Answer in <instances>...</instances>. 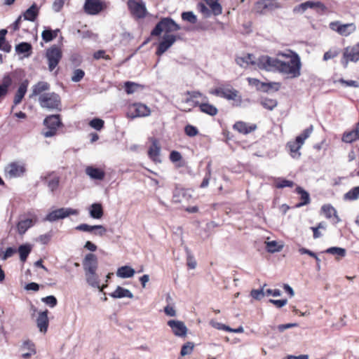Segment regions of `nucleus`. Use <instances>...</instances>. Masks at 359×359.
I'll return each mask as SVG.
<instances>
[{"instance_id":"1","label":"nucleus","mask_w":359,"mask_h":359,"mask_svg":"<svg viewBox=\"0 0 359 359\" xmlns=\"http://www.w3.org/2000/svg\"><path fill=\"white\" fill-rule=\"evenodd\" d=\"M276 55L285 59H280L278 72L287 75L289 79L297 78L301 75L302 62L298 54L289 50L287 53L278 52Z\"/></svg>"},{"instance_id":"2","label":"nucleus","mask_w":359,"mask_h":359,"mask_svg":"<svg viewBox=\"0 0 359 359\" xmlns=\"http://www.w3.org/2000/svg\"><path fill=\"white\" fill-rule=\"evenodd\" d=\"M39 102L42 108L50 110L61 111V98L54 92L44 93L39 97Z\"/></svg>"},{"instance_id":"3","label":"nucleus","mask_w":359,"mask_h":359,"mask_svg":"<svg viewBox=\"0 0 359 359\" xmlns=\"http://www.w3.org/2000/svg\"><path fill=\"white\" fill-rule=\"evenodd\" d=\"M43 124L47 130L43 132L46 137H53L56 135L57 129L62 126L60 114L48 116L43 121Z\"/></svg>"},{"instance_id":"4","label":"nucleus","mask_w":359,"mask_h":359,"mask_svg":"<svg viewBox=\"0 0 359 359\" xmlns=\"http://www.w3.org/2000/svg\"><path fill=\"white\" fill-rule=\"evenodd\" d=\"M280 58L273 57L269 55H261L257 58L256 66L262 70L267 72H277Z\"/></svg>"},{"instance_id":"5","label":"nucleus","mask_w":359,"mask_h":359,"mask_svg":"<svg viewBox=\"0 0 359 359\" xmlns=\"http://www.w3.org/2000/svg\"><path fill=\"white\" fill-rule=\"evenodd\" d=\"M5 175L10 178L23 177L26 172V164L23 162L13 161L8 163L4 169Z\"/></svg>"},{"instance_id":"6","label":"nucleus","mask_w":359,"mask_h":359,"mask_svg":"<svg viewBox=\"0 0 359 359\" xmlns=\"http://www.w3.org/2000/svg\"><path fill=\"white\" fill-rule=\"evenodd\" d=\"M358 61H359V42L344 49L341 63L344 68H346L350 62H357Z\"/></svg>"},{"instance_id":"7","label":"nucleus","mask_w":359,"mask_h":359,"mask_svg":"<svg viewBox=\"0 0 359 359\" xmlns=\"http://www.w3.org/2000/svg\"><path fill=\"white\" fill-rule=\"evenodd\" d=\"M62 57L60 48L54 45L46 50V57L48 60V69L53 71L59 64Z\"/></svg>"},{"instance_id":"8","label":"nucleus","mask_w":359,"mask_h":359,"mask_svg":"<svg viewBox=\"0 0 359 359\" xmlns=\"http://www.w3.org/2000/svg\"><path fill=\"white\" fill-rule=\"evenodd\" d=\"M107 7V4L102 0H86L83 9L87 14L97 15Z\"/></svg>"},{"instance_id":"9","label":"nucleus","mask_w":359,"mask_h":359,"mask_svg":"<svg viewBox=\"0 0 359 359\" xmlns=\"http://www.w3.org/2000/svg\"><path fill=\"white\" fill-rule=\"evenodd\" d=\"M131 15L136 19L144 18L147 11L144 3L136 0H128L127 2Z\"/></svg>"},{"instance_id":"10","label":"nucleus","mask_w":359,"mask_h":359,"mask_svg":"<svg viewBox=\"0 0 359 359\" xmlns=\"http://www.w3.org/2000/svg\"><path fill=\"white\" fill-rule=\"evenodd\" d=\"M150 114V109L143 104L134 103L128 107L127 116L134 118L140 116H146Z\"/></svg>"},{"instance_id":"11","label":"nucleus","mask_w":359,"mask_h":359,"mask_svg":"<svg viewBox=\"0 0 359 359\" xmlns=\"http://www.w3.org/2000/svg\"><path fill=\"white\" fill-rule=\"evenodd\" d=\"M78 213L77 210L61 208L48 214L46 219L50 222H55L57 219H64L69 215H76Z\"/></svg>"},{"instance_id":"12","label":"nucleus","mask_w":359,"mask_h":359,"mask_svg":"<svg viewBox=\"0 0 359 359\" xmlns=\"http://www.w3.org/2000/svg\"><path fill=\"white\" fill-rule=\"evenodd\" d=\"M330 28L341 36H347L354 32L356 27L353 23L341 24L335 21L330 23Z\"/></svg>"},{"instance_id":"13","label":"nucleus","mask_w":359,"mask_h":359,"mask_svg":"<svg viewBox=\"0 0 359 359\" xmlns=\"http://www.w3.org/2000/svg\"><path fill=\"white\" fill-rule=\"evenodd\" d=\"M180 29V26L171 18H162L158 22V36L161 32H165V34H170V32L178 31Z\"/></svg>"},{"instance_id":"14","label":"nucleus","mask_w":359,"mask_h":359,"mask_svg":"<svg viewBox=\"0 0 359 359\" xmlns=\"http://www.w3.org/2000/svg\"><path fill=\"white\" fill-rule=\"evenodd\" d=\"M210 93L228 100H236L238 97V91L233 88L219 87L211 90Z\"/></svg>"},{"instance_id":"15","label":"nucleus","mask_w":359,"mask_h":359,"mask_svg":"<svg viewBox=\"0 0 359 359\" xmlns=\"http://www.w3.org/2000/svg\"><path fill=\"white\" fill-rule=\"evenodd\" d=\"M75 229L80 231L89 232L94 236H103L107 233V229L102 225H89L81 224L75 227Z\"/></svg>"},{"instance_id":"16","label":"nucleus","mask_w":359,"mask_h":359,"mask_svg":"<svg viewBox=\"0 0 359 359\" xmlns=\"http://www.w3.org/2000/svg\"><path fill=\"white\" fill-rule=\"evenodd\" d=\"M177 39H180V37L172 34H164L161 41H158V56L171 47Z\"/></svg>"},{"instance_id":"17","label":"nucleus","mask_w":359,"mask_h":359,"mask_svg":"<svg viewBox=\"0 0 359 359\" xmlns=\"http://www.w3.org/2000/svg\"><path fill=\"white\" fill-rule=\"evenodd\" d=\"M281 8L279 3L269 1V0H262L257 3L255 7L256 13L264 14L266 10L273 11L276 8Z\"/></svg>"},{"instance_id":"18","label":"nucleus","mask_w":359,"mask_h":359,"mask_svg":"<svg viewBox=\"0 0 359 359\" xmlns=\"http://www.w3.org/2000/svg\"><path fill=\"white\" fill-rule=\"evenodd\" d=\"M168 325L176 336L185 337L187 335V327L182 321L170 320L168 322Z\"/></svg>"},{"instance_id":"19","label":"nucleus","mask_w":359,"mask_h":359,"mask_svg":"<svg viewBox=\"0 0 359 359\" xmlns=\"http://www.w3.org/2000/svg\"><path fill=\"white\" fill-rule=\"evenodd\" d=\"M83 266L85 271H97L98 267V260L97 256L93 253L87 254L83 259Z\"/></svg>"},{"instance_id":"20","label":"nucleus","mask_w":359,"mask_h":359,"mask_svg":"<svg viewBox=\"0 0 359 359\" xmlns=\"http://www.w3.org/2000/svg\"><path fill=\"white\" fill-rule=\"evenodd\" d=\"M41 179L52 192L55 191L59 187L60 179L54 172H50L44 177H41Z\"/></svg>"},{"instance_id":"21","label":"nucleus","mask_w":359,"mask_h":359,"mask_svg":"<svg viewBox=\"0 0 359 359\" xmlns=\"http://www.w3.org/2000/svg\"><path fill=\"white\" fill-rule=\"evenodd\" d=\"M48 314V309H46L43 311H40L36 318L37 327L39 328V331L43 334L46 333L49 325Z\"/></svg>"},{"instance_id":"22","label":"nucleus","mask_w":359,"mask_h":359,"mask_svg":"<svg viewBox=\"0 0 359 359\" xmlns=\"http://www.w3.org/2000/svg\"><path fill=\"white\" fill-rule=\"evenodd\" d=\"M36 221L37 217L34 215L33 219H26L18 222L17 229L19 234L23 235L30 227L34 226Z\"/></svg>"},{"instance_id":"23","label":"nucleus","mask_w":359,"mask_h":359,"mask_svg":"<svg viewBox=\"0 0 359 359\" xmlns=\"http://www.w3.org/2000/svg\"><path fill=\"white\" fill-rule=\"evenodd\" d=\"M86 278L87 283L93 286V287H97L100 289V291H102L104 288L107 287V285H103L102 287L100 286L99 281H98V276L96 273V271H85Z\"/></svg>"},{"instance_id":"24","label":"nucleus","mask_w":359,"mask_h":359,"mask_svg":"<svg viewBox=\"0 0 359 359\" xmlns=\"http://www.w3.org/2000/svg\"><path fill=\"white\" fill-rule=\"evenodd\" d=\"M248 81L250 84L256 86L259 89H261L264 91H268L269 88H271L273 86H276V90H278L280 86L279 83H260L258 79L252 78H249Z\"/></svg>"},{"instance_id":"25","label":"nucleus","mask_w":359,"mask_h":359,"mask_svg":"<svg viewBox=\"0 0 359 359\" xmlns=\"http://www.w3.org/2000/svg\"><path fill=\"white\" fill-rule=\"evenodd\" d=\"M86 173L93 180H102L105 177L104 170L93 166H88L86 168Z\"/></svg>"},{"instance_id":"26","label":"nucleus","mask_w":359,"mask_h":359,"mask_svg":"<svg viewBox=\"0 0 359 359\" xmlns=\"http://www.w3.org/2000/svg\"><path fill=\"white\" fill-rule=\"evenodd\" d=\"M236 63L241 67H247L249 65H255L257 59L252 54H247L246 55L238 57L236 59Z\"/></svg>"},{"instance_id":"27","label":"nucleus","mask_w":359,"mask_h":359,"mask_svg":"<svg viewBox=\"0 0 359 359\" xmlns=\"http://www.w3.org/2000/svg\"><path fill=\"white\" fill-rule=\"evenodd\" d=\"M39 13V11L38 7L36 4H34L24 12V20L34 22L37 18Z\"/></svg>"},{"instance_id":"28","label":"nucleus","mask_w":359,"mask_h":359,"mask_svg":"<svg viewBox=\"0 0 359 359\" xmlns=\"http://www.w3.org/2000/svg\"><path fill=\"white\" fill-rule=\"evenodd\" d=\"M109 295L114 299H120L123 297L132 299L133 297V294L129 290L123 288L121 286H118L113 292L109 294Z\"/></svg>"},{"instance_id":"29","label":"nucleus","mask_w":359,"mask_h":359,"mask_svg":"<svg viewBox=\"0 0 359 359\" xmlns=\"http://www.w3.org/2000/svg\"><path fill=\"white\" fill-rule=\"evenodd\" d=\"M104 210L101 203H95L90 207V215L93 219H101L103 217Z\"/></svg>"},{"instance_id":"30","label":"nucleus","mask_w":359,"mask_h":359,"mask_svg":"<svg viewBox=\"0 0 359 359\" xmlns=\"http://www.w3.org/2000/svg\"><path fill=\"white\" fill-rule=\"evenodd\" d=\"M27 86H28V82L27 81L25 82H22L20 85V86L15 95V97H14L13 102L15 105H17L21 102L22 100L23 99V97L27 92Z\"/></svg>"},{"instance_id":"31","label":"nucleus","mask_w":359,"mask_h":359,"mask_svg":"<svg viewBox=\"0 0 359 359\" xmlns=\"http://www.w3.org/2000/svg\"><path fill=\"white\" fill-rule=\"evenodd\" d=\"M303 144V143L299 142L297 139L287 144V147L289 149L290 154L293 158H299L301 154L299 152V150Z\"/></svg>"},{"instance_id":"32","label":"nucleus","mask_w":359,"mask_h":359,"mask_svg":"<svg viewBox=\"0 0 359 359\" xmlns=\"http://www.w3.org/2000/svg\"><path fill=\"white\" fill-rule=\"evenodd\" d=\"M233 128L241 133L248 134L254 131L257 127L255 125L248 126L244 122L238 121L234 124Z\"/></svg>"},{"instance_id":"33","label":"nucleus","mask_w":359,"mask_h":359,"mask_svg":"<svg viewBox=\"0 0 359 359\" xmlns=\"http://www.w3.org/2000/svg\"><path fill=\"white\" fill-rule=\"evenodd\" d=\"M32 246L30 244L26 243L19 246L18 251L20 255V259L22 262H25L29 253L32 252Z\"/></svg>"},{"instance_id":"34","label":"nucleus","mask_w":359,"mask_h":359,"mask_svg":"<svg viewBox=\"0 0 359 359\" xmlns=\"http://www.w3.org/2000/svg\"><path fill=\"white\" fill-rule=\"evenodd\" d=\"M50 85L47 82L39 81L35 84L32 88V95L39 96L43 94L42 93L48 90Z\"/></svg>"},{"instance_id":"35","label":"nucleus","mask_w":359,"mask_h":359,"mask_svg":"<svg viewBox=\"0 0 359 359\" xmlns=\"http://www.w3.org/2000/svg\"><path fill=\"white\" fill-rule=\"evenodd\" d=\"M135 274V270L128 266H123L118 269L116 271L117 276L123 278L133 277Z\"/></svg>"},{"instance_id":"36","label":"nucleus","mask_w":359,"mask_h":359,"mask_svg":"<svg viewBox=\"0 0 359 359\" xmlns=\"http://www.w3.org/2000/svg\"><path fill=\"white\" fill-rule=\"evenodd\" d=\"M321 211L323 212L325 216L328 219H330L332 218V216H334L336 219V223L340 221V219L337 215V210L331 205H324L321 208Z\"/></svg>"},{"instance_id":"37","label":"nucleus","mask_w":359,"mask_h":359,"mask_svg":"<svg viewBox=\"0 0 359 359\" xmlns=\"http://www.w3.org/2000/svg\"><path fill=\"white\" fill-rule=\"evenodd\" d=\"M296 191L297 193L300 195L301 199V202L296 205L297 207H302L310 203V196L307 191H306L300 187H297L296 188Z\"/></svg>"},{"instance_id":"38","label":"nucleus","mask_w":359,"mask_h":359,"mask_svg":"<svg viewBox=\"0 0 359 359\" xmlns=\"http://www.w3.org/2000/svg\"><path fill=\"white\" fill-rule=\"evenodd\" d=\"M149 142L151 145L149 146V149L148 151V155L151 159L154 161H157V140L154 137H150L149 139Z\"/></svg>"},{"instance_id":"39","label":"nucleus","mask_w":359,"mask_h":359,"mask_svg":"<svg viewBox=\"0 0 359 359\" xmlns=\"http://www.w3.org/2000/svg\"><path fill=\"white\" fill-rule=\"evenodd\" d=\"M59 32L60 29H58L55 30H52L50 29H45L41 33V37L44 41L49 42L57 36Z\"/></svg>"},{"instance_id":"40","label":"nucleus","mask_w":359,"mask_h":359,"mask_svg":"<svg viewBox=\"0 0 359 359\" xmlns=\"http://www.w3.org/2000/svg\"><path fill=\"white\" fill-rule=\"evenodd\" d=\"M11 83L12 80L9 76H4L2 84H0V99L6 95Z\"/></svg>"},{"instance_id":"41","label":"nucleus","mask_w":359,"mask_h":359,"mask_svg":"<svg viewBox=\"0 0 359 359\" xmlns=\"http://www.w3.org/2000/svg\"><path fill=\"white\" fill-rule=\"evenodd\" d=\"M210 6L212 13L215 15H219L222 13V6L219 4V0H204Z\"/></svg>"},{"instance_id":"42","label":"nucleus","mask_w":359,"mask_h":359,"mask_svg":"<svg viewBox=\"0 0 359 359\" xmlns=\"http://www.w3.org/2000/svg\"><path fill=\"white\" fill-rule=\"evenodd\" d=\"M358 140H359V135L353 130L344 132L341 137L342 142L349 144Z\"/></svg>"},{"instance_id":"43","label":"nucleus","mask_w":359,"mask_h":359,"mask_svg":"<svg viewBox=\"0 0 359 359\" xmlns=\"http://www.w3.org/2000/svg\"><path fill=\"white\" fill-rule=\"evenodd\" d=\"M200 109L202 112L205 113L210 116H215L217 114V109L208 103H202L199 105Z\"/></svg>"},{"instance_id":"44","label":"nucleus","mask_w":359,"mask_h":359,"mask_svg":"<svg viewBox=\"0 0 359 359\" xmlns=\"http://www.w3.org/2000/svg\"><path fill=\"white\" fill-rule=\"evenodd\" d=\"M323 252L328 253L333 255H337L339 257H344L346 256V252L344 248L339 247H331L327 248Z\"/></svg>"},{"instance_id":"45","label":"nucleus","mask_w":359,"mask_h":359,"mask_svg":"<svg viewBox=\"0 0 359 359\" xmlns=\"http://www.w3.org/2000/svg\"><path fill=\"white\" fill-rule=\"evenodd\" d=\"M283 248V245L278 244L276 241L266 242V249L269 252H280Z\"/></svg>"},{"instance_id":"46","label":"nucleus","mask_w":359,"mask_h":359,"mask_svg":"<svg viewBox=\"0 0 359 359\" xmlns=\"http://www.w3.org/2000/svg\"><path fill=\"white\" fill-rule=\"evenodd\" d=\"M344 198L349 201L358 199L359 198V186L351 189L349 191L346 193Z\"/></svg>"},{"instance_id":"47","label":"nucleus","mask_w":359,"mask_h":359,"mask_svg":"<svg viewBox=\"0 0 359 359\" xmlns=\"http://www.w3.org/2000/svg\"><path fill=\"white\" fill-rule=\"evenodd\" d=\"M313 130V127L311 125L309 128L305 129L302 134L297 137V140L300 143H304L305 140H306L312 133Z\"/></svg>"},{"instance_id":"48","label":"nucleus","mask_w":359,"mask_h":359,"mask_svg":"<svg viewBox=\"0 0 359 359\" xmlns=\"http://www.w3.org/2000/svg\"><path fill=\"white\" fill-rule=\"evenodd\" d=\"M261 104L269 110H273L278 104V102L276 100L264 98L261 101Z\"/></svg>"},{"instance_id":"49","label":"nucleus","mask_w":359,"mask_h":359,"mask_svg":"<svg viewBox=\"0 0 359 359\" xmlns=\"http://www.w3.org/2000/svg\"><path fill=\"white\" fill-rule=\"evenodd\" d=\"M182 19L191 24H195L197 22V17L192 11L183 12Z\"/></svg>"},{"instance_id":"50","label":"nucleus","mask_w":359,"mask_h":359,"mask_svg":"<svg viewBox=\"0 0 359 359\" xmlns=\"http://www.w3.org/2000/svg\"><path fill=\"white\" fill-rule=\"evenodd\" d=\"M140 86L131 81H126L124 84L125 90L127 94H132L137 90Z\"/></svg>"},{"instance_id":"51","label":"nucleus","mask_w":359,"mask_h":359,"mask_svg":"<svg viewBox=\"0 0 359 359\" xmlns=\"http://www.w3.org/2000/svg\"><path fill=\"white\" fill-rule=\"evenodd\" d=\"M25 345H29V352L22 353V357L23 358L27 359L29 358L32 355L36 353L35 345L33 342H32L29 340L25 341Z\"/></svg>"},{"instance_id":"52","label":"nucleus","mask_w":359,"mask_h":359,"mask_svg":"<svg viewBox=\"0 0 359 359\" xmlns=\"http://www.w3.org/2000/svg\"><path fill=\"white\" fill-rule=\"evenodd\" d=\"M85 76V72L81 69H74L72 76V81L74 82H79L81 81Z\"/></svg>"},{"instance_id":"53","label":"nucleus","mask_w":359,"mask_h":359,"mask_svg":"<svg viewBox=\"0 0 359 359\" xmlns=\"http://www.w3.org/2000/svg\"><path fill=\"white\" fill-rule=\"evenodd\" d=\"M194 347V344L193 342L189 341V342L184 344L182 346V349H181V352H180L181 355L184 356V355L190 354L192 352Z\"/></svg>"},{"instance_id":"54","label":"nucleus","mask_w":359,"mask_h":359,"mask_svg":"<svg viewBox=\"0 0 359 359\" xmlns=\"http://www.w3.org/2000/svg\"><path fill=\"white\" fill-rule=\"evenodd\" d=\"M104 121L98 118H93L89 123V125L97 130H100L104 127Z\"/></svg>"},{"instance_id":"55","label":"nucleus","mask_w":359,"mask_h":359,"mask_svg":"<svg viewBox=\"0 0 359 359\" xmlns=\"http://www.w3.org/2000/svg\"><path fill=\"white\" fill-rule=\"evenodd\" d=\"M32 49L30 43L27 42H22L16 46V51L19 53H25L29 52Z\"/></svg>"},{"instance_id":"56","label":"nucleus","mask_w":359,"mask_h":359,"mask_svg":"<svg viewBox=\"0 0 359 359\" xmlns=\"http://www.w3.org/2000/svg\"><path fill=\"white\" fill-rule=\"evenodd\" d=\"M294 186V182L290 180H287L285 179H279L276 184V187L278 189H283L285 187H292Z\"/></svg>"},{"instance_id":"57","label":"nucleus","mask_w":359,"mask_h":359,"mask_svg":"<svg viewBox=\"0 0 359 359\" xmlns=\"http://www.w3.org/2000/svg\"><path fill=\"white\" fill-rule=\"evenodd\" d=\"M306 2L308 8H318L321 11H325L326 9L325 6L320 1H307Z\"/></svg>"},{"instance_id":"58","label":"nucleus","mask_w":359,"mask_h":359,"mask_svg":"<svg viewBox=\"0 0 359 359\" xmlns=\"http://www.w3.org/2000/svg\"><path fill=\"white\" fill-rule=\"evenodd\" d=\"M186 251H187V266L190 269H194L196 266V262L194 256L191 254L189 250L187 248H186Z\"/></svg>"},{"instance_id":"59","label":"nucleus","mask_w":359,"mask_h":359,"mask_svg":"<svg viewBox=\"0 0 359 359\" xmlns=\"http://www.w3.org/2000/svg\"><path fill=\"white\" fill-rule=\"evenodd\" d=\"M184 132L189 137H194L198 135V130L196 127L192 125H187L184 128Z\"/></svg>"},{"instance_id":"60","label":"nucleus","mask_w":359,"mask_h":359,"mask_svg":"<svg viewBox=\"0 0 359 359\" xmlns=\"http://www.w3.org/2000/svg\"><path fill=\"white\" fill-rule=\"evenodd\" d=\"M41 301L50 307H55L57 304V300L55 297L50 295L41 299Z\"/></svg>"},{"instance_id":"61","label":"nucleus","mask_w":359,"mask_h":359,"mask_svg":"<svg viewBox=\"0 0 359 359\" xmlns=\"http://www.w3.org/2000/svg\"><path fill=\"white\" fill-rule=\"evenodd\" d=\"M210 324L214 328L219 330H225V331H228V332H229V330H231V327H229L227 325H224L222 323H218V322H217L215 320H212L210 322Z\"/></svg>"},{"instance_id":"62","label":"nucleus","mask_w":359,"mask_h":359,"mask_svg":"<svg viewBox=\"0 0 359 359\" xmlns=\"http://www.w3.org/2000/svg\"><path fill=\"white\" fill-rule=\"evenodd\" d=\"M339 51L337 50H330L324 53L323 60L325 61H327L328 60L334 58L335 57H337L339 55Z\"/></svg>"},{"instance_id":"63","label":"nucleus","mask_w":359,"mask_h":359,"mask_svg":"<svg viewBox=\"0 0 359 359\" xmlns=\"http://www.w3.org/2000/svg\"><path fill=\"white\" fill-rule=\"evenodd\" d=\"M250 294L254 299L257 300H260L262 298L264 297L265 293L263 289L252 290L250 292Z\"/></svg>"},{"instance_id":"64","label":"nucleus","mask_w":359,"mask_h":359,"mask_svg":"<svg viewBox=\"0 0 359 359\" xmlns=\"http://www.w3.org/2000/svg\"><path fill=\"white\" fill-rule=\"evenodd\" d=\"M198 10L203 13L205 17H208L210 15V11L208 8V7L202 2H200L197 4Z\"/></svg>"}]
</instances>
